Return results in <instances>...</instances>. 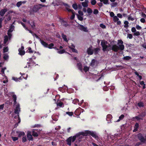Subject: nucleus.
<instances>
[{
	"label": "nucleus",
	"instance_id": "1",
	"mask_svg": "<svg viewBox=\"0 0 146 146\" xmlns=\"http://www.w3.org/2000/svg\"><path fill=\"white\" fill-rule=\"evenodd\" d=\"M20 111V109L19 107V105L17 104L16 105V107L15 110L14 112L15 113L17 114L18 115L16 118V120H15V121L17 123H19L20 122L21 120L19 117V112Z\"/></svg>",
	"mask_w": 146,
	"mask_h": 146
},
{
	"label": "nucleus",
	"instance_id": "2",
	"mask_svg": "<svg viewBox=\"0 0 146 146\" xmlns=\"http://www.w3.org/2000/svg\"><path fill=\"white\" fill-rule=\"evenodd\" d=\"M24 48L23 46H22L21 48H20L19 49V54L21 55H23L25 54V51L24 50Z\"/></svg>",
	"mask_w": 146,
	"mask_h": 146
},
{
	"label": "nucleus",
	"instance_id": "3",
	"mask_svg": "<svg viewBox=\"0 0 146 146\" xmlns=\"http://www.w3.org/2000/svg\"><path fill=\"white\" fill-rule=\"evenodd\" d=\"M7 11V10L6 9H1L0 11V15L1 16H3Z\"/></svg>",
	"mask_w": 146,
	"mask_h": 146
},
{
	"label": "nucleus",
	"instance_id": "4",
	"mask_svg": "<svg viewBox=\"0 0 146 146\" xmlns=\"http://www.w3.org/2000/svg\"><path fill=\"white\" fill-rule=\"evenodd\" d=\"M12 96L13 97V100L14 101L13 104L14 105H15L17 104V96L13 94Z\"/></svg>",
	"mask_w": 146,
	"mask_h": 146
},
{
	"label": "nucleus",
	"instance_id": "5",
	"mask_svg": "<svg viewBox=\"0 0 146 146\" xmlns=\"http://www.w3.org/2000/svg\"><path fill=\"white\" fill-rule=\"evenodd\" d=\"M17 133L18 135V136L19 137L23 136L25 135V133L23 132L17 131Z\"/></svg>",
	"mask_w": 146,
	"mask_h": 146
},
{
	"label": "nucleus",
	"instance_id": "6",
	"mask_svg": "<svg viewBox=\"0 0 146 146\" xmlns=\"http://www.w3.org/2000/svg\"><path fill=\"white\" fill-rule=\"evenodd\" d=\"M11 17L10 16H7V18H6L5 19V23H6L7 21H9L11 20Z\"/></svg>",
	"mask_w": 146,
	"mask_h": 146
},
{
	"label": "nucleus",
	"instance_id": "7",
	"mask_svg": "<svg viewBox=\"0 0 146 146\" xmlns=\"http://www.w3.org/2000/svg\"><path fill=\"white\" fill-rule=\"evenodd\" d=\"M22 1H19L17 3L16 5L17 7H19L22 5Z\"/></svg>",
	"mask_w": 146,
	"mask_h": 146
},
{
	"label": "nucleus",
	"instance_id": "8",
	"mask_svg": "<svg viewBox=\"0 0 146 146\" xmlns=\"http://www.w3.org/2000/svg\"><path fill=\"white\" fill-rule=\"evenodd\" d=\"M4 38V43L5 44L8 40V38L7 36H5Z\"/></svg>",
	"mask_w": 146,
	"mask_h": 146
},
{
	"label": "nucleus",
	"instance_id": "9",
	"mask_svg": "<svg viewBox=\"0 0 146 146\" xmlns=\"http://www.w3.org/2000/svg\"><path fill=\"white\" fill-rule=\"evenodd\" d=\"M8 55L7 54H4V56H3V58L5 60H6L8 58Z\"/></svg>",
	"mask_w": 146,
	"mask_h": 146
},
{
	"label": "nucleus",
	"instance_id": "10",
	"mask_svg": "<svg viewBox=\"0 0 146 146\" xmlns=\"http://www.w3.org/2000/svg\"><path fill=\"white\" fill-rule=\"evenodd\" d=\"M6 68L5 67H4L2 69L1 72L2 73V74L3 75V74H4V71L6 69Z\"/></svg>",
	"mask_w": 146,
	"mask_h": 146
},
{
	"label": "nucleus",
	"instance_id": "11",
	"mask_svg": "<svg viewBox=\"0 0 146 146\" xmlns=\"http://www.w3.org/2000/svg\"><path fill=\"white\" fill-rule=\"evenodd\" d=\"M8 49L7 47L4 48L3 49V52H6L8 51Z\"/></svg>",
	"mask_w": 146,
	"mask_h": 146
},
{
	"label": "nucleus",
	"instance_id": "12",
	"mask_svg": "<svg viewBox=\"0 0 146 146\" xmlns=\"http://www.w3.org/2000/svg\"><path fill=\"white\" fill-rule=\"evenodd\" d=\"M12 138L13 141H16L18 140V138L16 137H12Z\"/></svg>",
	"mask_w": 146,
	"mask_h": 146
},
{
	"label": "nucleus",
	"instance_id": "13",
	"mask_svg": "<svg viewBox=\"0 0 146 146\" xmlns=\"http://www.w3.org/2000/svg\"><path fill=\"white\" fill-rule=\"evenodd\" d=\"M27 141V139L25 137H23L22 138V141L23 142H24L26 141Z\"/></svg>",
	"mask_w": 146,
	"mask_h": 146
},
{
	"label": "nucleus",
	"instance_id": "14",
	"mask_svg": "<svg viewBox=\"0 0 146 146\" xmlns=\"http://www.w3.org/2000/svg\"><path fill=\"white\" fill-rule=\"evenodd\" d=\"M12 79L13 80H15V81H17L18 80V78H16L14 77H13L12 78Z\"/></svg>",
	"mask_w": 146,
	"mask_h": 146
},
{
	"label": "nucleus",
	"instance_id": "15",
	"mask_svg": "<svg viewBox=\"0 0 146 146\" xmlns=\"http://www.w3.org/2000/svg\"><path fill=\"white\" fill-rule=\"evenodd\" d=\"M4 107V105H0V110H2Z\"/></svg>",
	"mask_w": 146,
	"mask_h": 146
},
{
	"label": "nucleus",
	"instance_id": "16",
	"mask_svg": "<svg viewBox=\"0 0 146 146\" xmlns=\"http://www.w3.org/2000/svg\"><path fill=\"white\" fill-rule=\"evenodd\" d=\"M3 19L2 18H0V23H2Z\"/></svg>",
	"mask_w": 146,
	"mask_h": 146
},
{
	"label": "nucleus",
	"instance_id": "17",
	"mask_svg": "<svg viewBox=\"0 0 146 146\" xmlns=\"http://www.w3.org/2000/svg\"><path fill=\"white\" fill-rule=\"evenodd\" d=\"M27 1H22V4H24Z\"/></svg>",
	"mask_w": 146,
	"mask_h": 146
},
{
	"label": "nucleus",
	"instance_id": "18",
	"mask_svg": "<svg viewBox=\"0 0 146 146\" xmlns=\"http://www.w3.org/2000/svg\"><path fill=\"white\" fill-rule=\"evenodd\" d=\"M21 24L25 28H26V29L27 28H25V25L24 23H21Z\"/></svg>",
	"mask_w": 146,
	"mask_h": 146
},
{
	"label": "nucleus",
	"instance_id": "19",
	"mask_svg": "<svg viewBox=\"0 0 146 146\" xmlns=\"http://www.w3.org/2000/svg\"><path fill=\"white\" fill-rule=\"evenodd\" d=\"M7 82V80L6 81H3V83H6Z\"/></svg>",
	"mask_w": 146,
	"mask_h": 146
},
{
	"label": "nucleus",
	"instance_id": "20",
	"mask_svg": "<svg viewBox=\"0 0 146 146\" xmlns=\"http://www.w3.org/2000/svg\"><path fill=\"white\" fill-rule=\"evenodd\" d=\"M2 23H0V28L2 27Z\"/></svg>",
	"mask_w": 146,
	"mask_h": 146
},
{
	"label": "nucleus",
	"instance_id": "21",
	"mask_svg": "<svg viewBox=\"0 0 146 146\" xmlns=\"http://www.w3.org/2000/svg\"><path fill=\"white\" fill-rule=\"evenodd\" d=\"M23 21L24 22H26V20L24 19H23Z\"/></svg>",
	"mask_w": 146,
	"mask_h": 146
},
{
	"label": "nucleus",
	"instance_id": "22",
	"mask_svg": "<svg viewBox=\"0 0 146 146\" xmlns=\"http://www.w3.org/2000/svg\"><path fill=\"white\" fill-rule=\"evenodd\" d=\"M2 64V63H0V67L1 66V65Z\"/></svg>",
	"mask_w": 146,
	"mask_h": 146
},
{
	"label": "nucleus",
	"instance_id": "23",
	"mask_svg": "<svg viewBox=\"0 0 146 146\" xmlns=\"http://www.w3.org/2000/svg\"><path fill=\"white\" fill-rule=\"evenodd\" d=\"M1 134H0V137H1Z\"/></svg>",
	"mask_w": 146,
	"mask_h": 146
},
{
	"label": "nucleus",
	"instance_id": "24",
	"mask_svg": "<svg viewBox=\"0 0 146 146\" xmlns=\"http://www.w3.org/2000/svg\"><path fill=\"white\" fill-rule=\"evenodd\" d=\"M2 1V0H0V2Z\"/></svg>",
	"mask_w": 146,
	"mask_h": 146
},
{
	"label": "nucleus",
	"instance_id": "25",
	"mask_svg": "<svg viewBox=\"0 0 146 146\" xmlns=\"http://www.w3.org/2000/svg\"><path fill=\"white\" fill-rule=\"evenodd\" d=\"M27 67V66H26V67H25V68H26Z\"/></svg>",
	"mask_w": 146,
	"mask_h": 146
},
{
	"label": "nucleus",
	"instance_id": "26",
	"mask_svg": "<svg viewBox=\"0 0 146 146\" xmlns=\"http://www.w3.org/2000/svg\"><path fill=\"white\" fill-rule=\"evenodd\" d=\"M1 94H0V96H1Z\"/></svg>",
	"mask_w": 146,
	"mask_h": 146
}]
</instances>
